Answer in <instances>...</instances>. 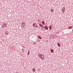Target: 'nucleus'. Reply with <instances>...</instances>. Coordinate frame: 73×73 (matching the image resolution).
I'll return each mask as SVG.
<instances>
[{
    "instance_id": "nucleus-1",
    "label": "nucleus",
    "mask_w": 73,
    "mask_h": 73,
    "mask_svg": "<svg viewBox=\"0 0 73 73\" xmlns=\"http://www.w3.org/2000/svg\"><path fill=\"white\" fill-rule=\"evenodd\" d=\"M33 27H34V28H38V26L37 25H36V23H33Z\"/></svg>"
},
{
    "instance_id": "nucleus-2",
    "label": "nucleus",
    "mask_w": 73,
    "mask_h": 73,
    "mask_svg": "<svg viewBox=\"0 0 73 73\" xmlns=\"http://www.w3.org/2000/svg\"><path fill=\"white\" fill-rule=\"evenodd\" d=\"M2 28H5V27H7V24L5 23L2 26Z\"/></svg>"
},
{
    "instance_id": "nucleus-3",
    "label": "nucleus",
    "mask_w": 73,
    "mask_h": 73,
    "mask_svg": "<svg viewBox=\"0 0 73 73\" xmlns=\"http://www.w3.org/2000/svg\"><path fill=\"white\" fill-rule=\"evenodd\" d=\"M44 29H46V30H48V28L46 26L44 27Z\"/></svg>"
},
{
    "instance_id": "nucleus-4",
    "label": "nucleus",
    "mask_w": 73,
    "mask_h": 73,
    "mask_svg": "<svg viewBox=\"0 0 73 73\" xmlns=\"http://www.w3.org/2000/svg\"><path fill=\"white\" fill-rule=\"evenodd\" d=\"M39 25L41 28H44V26L42 25H41V24H39Z\"/></svg>"
},
{
    "instance_id": "nucleus-5",
    "label": "nucleus",
    "mask_w": 73,
    "mask_h": 73,
    "mask_svg": "<svg viewBox=\"0 0 73 73\" xmlns=\"http://www.w3.org/2000/svg\"><path fill=\"white\" fill-rule=\"evenodd\" d=\"M21 26H22V28H23V27H24V26H25V24L24 23V24H23V23H22V24Z\"/></svg>"
},
{
    "instance_id": "nucleus-6",
    "label": "nucleus",
    "mask_w": 73,
    "mask_h": 73,
    "mask_svg": "<svg viewBox=\"0 0 73 73\" xmlns=\"http://www.w3.org/2000/svg\"><path fill=\"white\" fill-rule=\"evenodd\" d=\"M65 9L64 8H63V9H62V11L63 13L64 12H65Z\"/></svg>"
},
{
    "instance_id": "nucleus-7",
    "label": "nucleus",
    "mask_w": 73,
    "mask_h": 73,
    "mask_svg": "<svg viewBox=\"0 0 73 73\" xmlns=\"http://www.w3.org/2000/svg\"><path fill=\"white\" fill-rule=\"evenodd\" d=\"M68 28V29H72V28H73V26L69 27Z\"/></svg>"
},
{
    "instance_id": "nucleus-8",
    "label": "nucleus",
    "mask_w": 73,
    "mask_h": 73,
    "mask_svg": "<svg viewBox=\"0 0 73 73\" xmlns=\"http://www.w3.org/2000/svg\"><path fill=\"white\" fill-rule=\"evenodd\" d=\"M38 37L39 39H40L41 40L42 39V38L40 36H38Z\"/></svg>"
},
{
    "instance_id": "nucleus-9",
    "label": "nucleus",
    "mask_w": 73,
    "mask_h": 73,
    "mask_svg": "<svg viewBox=\"0 0 73 73\" xmlns=\"http://www.w3.org/2000/svg\"><path fill=\"white\" fill-rule=\"evenodd\" d=\"M54 36L53 35H51L50 36V38H54Z\"/></svg>"
},
{
    "instance_id": "nucleus-10",
    "label": "nucleus",
    "mask_w": 73,
    "mask_h": 73,
    "mask_svg": "<svg viewBox=\"0 0 73 73\" xmlns=\"http://www.w3.org/2000/svg\"><path fill=\"white\" fill-rule=\"evenodd\" d=\"M51 53H52L53 52H54V51L52 49L51 50Z\"/></svg>"
},
{
    "instance_id": "nucleus-11",
    "label": "nucleus",
    "mask_w": 73,
    "mask_h": 73,
    "mask_svg": "<svg viewBox=\"0 0 73 73\" xmlns=\"http://www.w3.org/2000/svg\"><path fill=\"white\" fill-rule=\"evenodd\" d=\"M42 24H43V25H44L45 24V22L44 21H42Z\"/></svg>"
},
{
    "instance_id": "nucleus-12",
    "label": "nucleus",
    "mask_w": 73,
    "mask_h": 73,
    "mask_svg": "<svg viewBox=\"0 0 73 73\" xmlns=\"http://www.w3.org/2000/svg\"><path fill=\"white\" fill-rule=\"evenodd\" d=\"M43 59H44V56L43 55V57L42 56V60H43Z\"/></svg>"
},
{
    "instance_id": "nucleus-13",
    "label": "nucleus",
    "mask_w": 73,
    "mask_h": 73,
    "mask_svg": "<svg viewBox=\"0 0 73 73\" xmlns=\"http://www.w3.org/2000/svg\"><path fill=\"white\" fill-rule=\"evenodd\" d=\"M38 56L39 57H41V54H38Z\"/></svg>"
},
{
    "instance_id": "nucleus-14",
    "label": "nucleus",
    "mask_w": 73,
    "mask_h": 73,
    "mask_svg": "<svg viewBox=\"0 0 73 73\" xmlns=\"http://www.w3.org/2000/svg\"><path fill=\"white\" fill-rule=\"evenodd\" d=\"M51 12H53V9H51Z\"/></svg>"
},
{
    "instance_id": "nucleus-15",
    "label": "nucleus",
    "mask_w": 73,
    "mask_h": 73,
    "mask_svg": "<svg viewBox=\"0 0 73 73\" xmlns=\"http://www.w3.org/2000/svg\"><path fill=\"white\" fill-rule=\"evenodd\" d=\"M49 27V29L50 31V30H51V29H52V27H51V26H50Z\"/></svg>"
},
{
    "instance_id": "nucleus-16",
    "label": "nucleus",
    "mask_w": 73,
    "mask_h": 73,
    "mask_svg": "<svg viewBox=\"0 0 73 73\" xmlns=\"http://www.w3.org/2000/svg\"><path fill=\"white\" fill-rule=\"evenodd\" d=\"M8 32H5V34L6 35H8Z\"/></svg>"
},
{
    "instance_id": "nucleus-17",
    "label": "nucleus",
    "mask_w": 73,
    "mask_h": 73,
    "mask_svg": "<svg viewBox=\"0 0 73 73\" xmlns=\"http://www.w3.org/2000/svg\"><path fill=\"white\" fill-rule=\"evenodd\" d=\"M58 46L60 47V43H58Z\"/></svg>"
},
{
    "instance_id": "nucleus-18",
    "label": "nucleus",
    "mask_w": 73,
    "mask_h": 73,
    "mask_svg": "<svg viewBox=\"0 0 73 73\" xmlns=\"http://www.w3.org/2000/svg\"><path fill=\"white\" fill-rule=\"evenodd\" d=\"M33 72H35V69H33Z\"/></svg>"
},
{
    "instance_id": "nucleus-19",
    "label": "nucleus",
    "mask_w": 73,
    "mask_h": 73,
    "mask_svg": "<svg viewBox=\"0 0 73 73\" xmlns=\"http://www.w3.org/2000/svg\"><path fill=\"white\" fill-rule=\"evenodd\" d=\"M29 53H30L29 51L28 53H27L28 55H29Z\"/></svg>"
},
{
    "instance_id": "nucleus-20",
    "label": "nucleus",
    "mask_w": 73,
    "mask_h": 73,
    "mask_svg": "<svg viewBox=\"0 0 73 73\" xmlns=\"http://www.w3.org/2000/svg\"><path fill=\"white\" fill-rule=\"evenodd\" d=\"M43 28H42V27L41 28L42 29H44V30H45V29H44V28L43 27Z\"/></svg>"
},
{
    "instance_id": "nucleus-21",
    "label": "nucleus",
    "mask_w": 73,
    "mask_h": 73,
    "mask_svg": "<svg viewBox=\"0 0 73 73\" xmlns=\"http://www.w3.org/2000/svg\"><path fill=\"white\" fill-rule=\"evenodd\" d=\"M53 36L54 37V38L55 37H55V36H56V35H53Z\"/></svg>"
},
{
    "instance_id": "nucleus-22",
    "label": "nucleus",
    "mask_w": 73,
    "mask_h": 73,
    "mask_svg": "<svg viewBox=\"0 0 73 73\" xmlns=\"http://www.w3.org/2000/svg\"><path fill=\"white\" fill-rule=\"evenodd\" d=\"M59 32H57L56 33V34H57L58 33H59Z\"/></svg>"
},
{
    "instance_id": "nucleus-23",
    "label": "nucleus",
    "mask_w": 73,
    "mask_h": 73,
    "mask_svg": "<svg viewBox=\"0 0 73 73\" xmlns=\"http://www.w3.org/2000/svg\"><path fill=\"white\" fill-rule=\"evenodd\" d=\"M41 57H42V56H43V55H41Z\"/></svg>"
},
{
    "instance_id": "nucleus-24",
    "label": "nucleus",
    "mask_w": 73,
    "mask_h": 73,
    "mask_svg": "<svg viewBox=\"0 0 73 73\" xmlns=\"http://www.w3.org/2000/svg\"><path fill=\"white\" fill-rule=\"evenodd\" d=\"M40 58H42V56H40Z\"/></svg>"
},
{
    "instance_id": "nucleus-25",
    "label": "nucleus",
    "mask_w": 73,
    "mask_h": 73,
    "mask_svg": "<svg viewBox=\"0 0 73 73\" xmlns=\"http://www.w3.org/2000/svg\"><path fill=\"white\" fill-rule=\"evenodd\" d=\"M17 73V72H16V73Z\"/></svg>"
},
{
    "instance_id": "nucleus-26",
    "label": "nucleus",
    "mask_w": 73,
    "mask_h": 73,
    "mask_svg": "<svg viewBox=\"0 0 73 73\" xmlns=\"http://www.w3.org/2000/svg\"><path fill=\"white\" fill-rule=\"evenodd\" d=\"M44 29H45V28H44Z\"/></svg>"
}]
</instances>
